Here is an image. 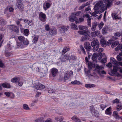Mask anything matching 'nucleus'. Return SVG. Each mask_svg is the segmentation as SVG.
Returning a JSON list of instances; mask_svg holds the SVG:
<instances>
[{
  "label": "nucleus",
  "instance_id": "nucleus-5",
  "mask_svg": "<svg viewBox=\"0 0 122 122\" xmlns=\"http://www.w3.org/2000/svg\"><path fill=\"white\" fill-rule=\"evenodd\" d=\"M9 28L10 30L16 33H18L19 31V28L17 26L15 25H10L9 26Z\"/></svg>",
  "mask_w": 122,
  "mask_h": 122
},
{
  "label": "nucleus",
  "instance_id": "nucleus-16",
  "mask_svg": "<svg viewBox=\"0 0 122 122\" xmlns=\"http://www.w3.org/2000/svg\"><path fill=\"white\" fill-rule=\"evenodd\" d=\"M36 87L38 89L41 90L44 89L45 88L44 85L40 83H38L36 86Z\"/></svg>",
  "mask_w": 122,
  "mask_h": 122
},
{
  "label": "nucleus",
  "instance_id": "nucleus-60",
  "mask_svg": "<svg viewBox=\"0 0 122 122\" xmlns=\"http://www.w3.org/2000/svg\"><path fill=\"white\" fill-rule=\"evenodd\" d=\"M15 23L17 25L19 26L20 27L22 26V25L21 24H20V22L18 20L16 21Z\"/></svg>",
  "mask_w": 122,
  "mask_h": 122
},
{
  "label": "nucleus",
  "instance_id": "nucleus-11",
  "mask_svg": "<svg viewBox=\"0 0 122 122\" xmlns=\"http://www.w3.org/2000/svg\"><path fill=\"white\" fill-rule=\"evenodd\" d=\"M51 5V4L49 3L46 2L45 3L43 4V9L45 10L46 11L50 7Z\"/></svg>",
  "mask_w": 122,
  "mask_h": 122
},
{
  "label": "nucleus",
  "instance_id": "nucleus-14",
  "mask_svg": "<svg viewBox=\"0 0 122 122\" xmlns=\"http://www.w3.org/2000/svg\"><path fill=\"white\" fill-rule=\"evenodd\" d=\"M112 108L111 107L107 108L105 111V113L108 115H111L112 113Z\"/></svg>",
  "mask_w": 122,
  "mask_h": 122
},
{
  "label": "nucleus",
  "instance_id": "nucleus-44",
  "mask_svg": "<svg viewBox=\"0 0 122 122\" xmlns=\"http://www.w3.org/2000/svg\"><path fill=\"white\" fill-rule=\"evenodd\" d=\"M91 18L90 17L89 18L87 19V25L89 27H91Z\"/></svg>",
  "mask_w": 122,
  "mask_h": 122
},
{
  "label": "nucleus",
  "instance_id": "nucleus-27",
  "mask_svg": "<svg viewBox=\"0 0 122 122\" xmlns=\"http://www.w3.org/2000/svg\"><path fill=\"white\" fill-rule=\"evenodd\" d=\"M99 34V31L98 30L95 32H92L91 33V35L92 36H96L98 35Z\"/></svg>",
  "mask_w": 122,
  "mask_h": 122
},
{
  "label": "nucleus",
  "instance_id": "nucleus-57",
  "mask_svg": "<svg viewBox=\"0 0 122 122\" xmlns=\"http://www.w3.org/2000/svg\"><path fill=\"white\" fill-rule=\"evenodd\" d=\"M101 108L102 110L104 109V108L106 107V106L104 104H102L100 105Z\"/></svg>",
  "mask_w": 122,
  "mask_h": 122
},
{
  "label": "nucleus",
  "instance_id": "nucleus-9",
  "mask_svg": "<svg viewBox=\"0 0 122 122\" xmlns=\"http://www.w3.org/2000/svg\"><path fill=\"white\" fill-rule=\"evenodd\" d=\"M94 67L95 68V70L97 71L98 73L99 74H101V70H102L103 67L100 66L98 64H96L94 65Z\"/></svg>",
  "mask_w": 122,
  "mask_h": 122
},
{
  "label": "nucleus",
  "instance_id": "nucleus-18",
  "mask_svg": "<svg viewBox=\"0 0 122 122\" xmlns=\"http://www.w3.org/2000/svg\"><path fill=\"white\" fill-rule=\"evenodd\" d=\"M39 37L37 36L34 35L32 37V40L34 43H36L38 41Z\"/></svg>",
  "mask_w": 122,
  "mask_h": 122
},
{
  "label": "nucleus",
  "instance_id": "nucleus-62",
  "mask_svg": "<svg viewBox=\"0 0 122 122\" xmlns=\"http://www.w3.org/2000/svg\"><path fill=\"white\" fill-rule=\"evenodd\" d=\"M103 51V48H99L98 50L97 51L99 52V53H101V52H102Z\"/></svg>",
  "mask_w": 122,
  "mask_h": 122
},
{
  "label": "nucleus",
  "instance_id": "nucleus-1",
  "mask_svg": "<svg viewBox=\"0 0 122 122\" xmlns=\"http://www.w3.org/2000/svg\"><path fill=\"white\" fill-rule=\"evenodd\" d=\"M91 45L93 47L92 50L94 51H97L99 47V43L96 39H94L92 42Z\"/></svg>",
  "mask_w": 122,
  "mask_h": 122
},
{
  "label": "nucleus",
  "instance_id": "nucleus-50",
  "mask_svg": "<svg viewBox=\"0 0 122 122\" xmlns=\"http://www.w3.org/2000/svg\"><path fill=\"white\" fill-rule=\"evenodd\" d=\"M81 13V11H79L76 12V13H72V14H73L74 16H76V17L77 16H78Z\"/></svg>",
  "mask_w": 122,
  "mask_h": 122
},
{
  "label": "nucleus",
  "instance_id": "nucleus-26",
  "mask_svg": "<svg viewBox=\"0 0 122 122\" xmlns=\"http://www.w3.org/2000/svg\"><path fill=\"white\" fill-rule=\"evenodd\" d=\"M121 41L122 42V38H121ZM119 50L122 51V44H120L115 48V51H117Z\"/></svg>",
  "mask_w": 122,
  "mask_h": 122
},
{
  "label": "nucleus",
  "instance_id": "nucleus-59",
  "mask_svg": "<svg viewBox=\"0 0 122 122\" xmlns=\"http://www.w3.org/2000/svg\"><path fill=\"white\" fill-rule=\"evenodd\" d=\"M114 117H115L116 119H119L120 118V119L121 120V121L122 122V116L121 117H120L119 116L118 114Z\"/></svg>",
  "mask_w": 122,
  "mask_h": 122
},
{
  "label": "nucleus",
  "instance_id": "nucleus-49",
  "mask_svg": "<svg viewBox=\"0 0 122 122\" xmlns=\"http://www.w3.org/2000/svg\"><path fill=\"white\" fill-rule=\"evenodd\" d=\"M23 41V44L25 45H27L29 44V41L26 38Z\"/></svg>",
  "mask_w": 122,
  "mask_h": 122
},
{
  "label": "nucleus",
  "instance_id": "nucleus-56",
  "mask_svg": "<svg viewBox=\"0 0 122 122\" xmlns=\"http://www.w3.org/2000/svg\"><path fill=\"white\" fill-rule=\"evenodd\" d=\"M7 49L8 50H10L12 49L11 46L9 44H7Z\"/></svg>",
  "mask_w": 122,
  "mask_h": 122
},
{
  "label": "nucleus",
  "instance_id": "nucleus-28",
  "mask_svg": "<svg viewBox=\"0 0 122 122\" xmlns=\"http://www.w3.org/2000/svg\"><path fill=\"white\" fill-rule=\"evenodd\" d=\"M8 10L10 12H13L14 10V9L13 8L11 7H9L8 8H6L5 10L4 13H7V12L8 11Z\"/></svg>",
  "mask_w": 122,
  "mask_h": 122
},
{
  "label": "nucleus",
  "instance_id": "nucleus-31",
  "mask_svg": "<svg viewBox=\"0 0 122 122\" xmlns=\"http://www.w3.org/2000/svg\"><path fill=\"white\" fill-rule=\"evenodd\" d=\"M85 86L87 88H91L92 87H95V85L93 84H87L85 85Z\"/></svg>",
  "mask_w": 122,
  "mask_h": 122
},
{
  "label": "nucleus",
  "instance_id": "nucleus-55",
  "mask_svg": "<svg viewBox=\"0 0 122 122\" xmlns=\"http://www.w3.org/2000/svg\"><path fill=\"white\" fill-rule=\"evenodd\" d=\"M107 61V59L106 58H104L102 59L101 61V62L102 63H105Z\"/></svg>",
  "mask_w": 122,
  "mask_h": 122
},
{
  "label": "nucleus",
  "instance_id": "nucleus-52",
  "mask_svg": "<svg viewBox=\"0 0 122 122\" xmlns=\"http://www.w3.org/2000/svg\"><path fill=\"white\" fill-rule=\"evenodd\" d=\"M112 102L113 104L116 103L118 104L119 102V100L118 99L116 98Z\"/></svg>",
  "mask_w": 122,
  "mask_h": 122
},
{
  "label": "nucleus",
  "instance_id": "nucleus-20",
  "mask_svg": "<svg viewBox=\"0 0 122 122\" xmlns=\"http://www.w3.org/2000/svg\"><path fill=\"white\" fill-rule=\"evenodd\" d=\"M89 35H85L82 36L81 39V41H84L87 40L89 38Z\"/></svg>",
  "mask_w": 122,
  "mask_h": 122
},
{
  "label": "nucleus",
  "instance_id": "nucleus-10",
  "mask_svg": "<svg viewBox=\"0 0 122 122\" xmlns=\"http://www.w3.org/2000/svg\"><path fill=\"white\" fill-rule=\"evenodd\" d=\"M69 28L68 26H62L60 29V32L61 33H64L65 32L67 31Z\"/></svg>",
  "mask_w": 122,
  "mask_h": 122
},
{
  "label": "nucleus",
  "instance_id": "nucleus-53",
  "mask_svg": "<svg viewBox=\"0 0 122 122\" xmlns=\"http://www.w3.org/2000/svg\"><path fill=\"white\" fill-rule=\"evenodd\" d=\"M77 57L76 56L74 55H71L70 57V59L72 60H75L76 59Z\"/></svg>",
  "mask_w": 122,
  "mask_h": 122
},
{
  "label": "nucleus",
  "instance_id": "nucleus-64",
  "mask_svg": "<svg viewBox=\"0 0 122 122\" xmlns=\"http://www.w3.org/2000/svg\"><path fill=\"white\" fill-rule=\"evenodd\" d=\"M5 94L6 95V96L8 97H9L10 96V93L8 92H6L5 93Z\"/></svg>",
  "mask_w": 122,
  "mask_h": 122
},
{
  "label": "nucleus",
  "instance_id": "nucleus-6",
  "mask_svg": "<svg viewBox=\"0 0 122 122\" xmlns=\"http://www.w3.org/2000/svg\"><path fill=\"white\" fill-rule=\"evenodd\" d=\"M58 72V70L55 68H52L51 70V74L53 77H55Z\"/></svg>",
  "mask_w": 122,
  "mask_h": 122
},
{
  "label": "nucleus",
  "instance_id": "nucleus-34",
  "mask_svg": "<svg viewBox=\"0 0 122 122\" xmlns=\"http://www.w3.org/2000/svg\"><path fill=\"white\" fill-rule=\"evenodd\" d=\"M24 34L26 36H27L29 34V30L27 29H23Z\"/></svg>",
  "mask_w": 122,
  "mask_h": 122
},
{
  "label": "nucleus",
  "instance_id": "nucleus-13",
  "mask_svg": "<svg viewBox=\"0 0 122 122\" xmlns=\"http://www.w3.org/2000/svg\"><path fill=\"white\" fill-rule=\"evenodd\" d=\"M7 23V21L2 17H0V25L4 26Z\"/></svg>",
  "mask_w": 122,
  "mask_h": 122
},
{
  "label": "nucleus",
  "instance_id": "nucleus-4",
  "mask_svg": "<svg viewBox=\"0 0 122 122\" xmlns=\"http://www.w3.org/2000/svg\"><path fill=\"white\" fill-rule=\"evenodd\" d=\"M39 17L40 20L43 22H45L46 20V15L41 12L39 15Z\"/></svg>",
  "mask_w": 122,
  "mask_h": 122
},
{
  "label": "nucleus",
  "instance_id": "nucleus-37",
  "mask_svg": "<svg viewBox=\"0 0 122 122\" xmlns=\"http://www.w3.org/2000/svg\"><path fill=\"white\" fill-rule=\"evenodd\" d=\"M71 28L74 30H77L78 29L77 25L73 23H71Z\"/></svg>",
  "mask_w": 122,
  "mask_h": 122
},
{
  "label": "nucleus",
  "instance_id": "nucleus-23",
  "mask_svg": "<svg viewBox=\"0 0 122 122\" xmlns=\"http://www.w3.org/2000/svg\"><path fill=\"white\" fill-rule=\"evenodd\" d=\"M98 23L96 22H95L92 23V26L91 28L92 30V31H94L96 29V26L97 25Z\"/></svg>",
  "mask_w": 122,
  "mask_h": 122
},
{
  "label": "nucleus",
  "instance_id": "nucleus-61",
  "mask_svg": "<svg viewBox=\"0 0 122 122\" xmlns=\"http://www.w3.org/2000/svg\"><path fill=\"white\" fill-rule=\"evenodd\" d=\"M117 60L119 61L122 60V58L119 55H118L117 56Z\"/></svg>",
  "mask_w": 122,
  "mask_h": 122
},
{
  "label": "nucleus",
  "instance_id": "nucleus-22",
  "mask_svg": "<svg viewBox=\"0 0 122 122\" xmlns=\"http://www.w3.org/2000/svg\"><path fill=\"white\" fill-rule=\"evenodd\" d=\"M113 39H111L107 43V45H110L111 44H112L113 43L112 42L114 41V40H116L117 39V38L116 37H113Z\"/></svg>",
  "mask_w": 122,
  "mask_h": 122
},
{
  "label": "nucleus",
  "instance_id": "nucleus-46",
  "mask_svg": "<svg viewBox=\"0 0 122 122\" xmlns=\"http://www.w3.org/2000/svg\"><path fill=\"white\" fill-rule=\"evenodd\" d=\"M50 28L49 26V25L48 24L46 25H45V29L47 31L50 30Z\"/></svg>",
  "mask_w": 122,
  "mask_h": 122
},
{
  "label": "nucleus",
  "instance_id": "nucleus-43",
  "mask_svg": "<svg viewBox=\"0 0 122 122\" xmlns=\"http://www.w3.org/2000/svg\"><path fill=\"white\" fill-rule=\"evenodd\" d=\"M97 25H98V26L99 27V29L100 30V29H101L103 27V26L104 23L102 21L100 24H98V23Z\"/></svg>",
  "mask_w": 122,
  "mask_h": 122
},
{
  "label": "nucleus",
  "instance_id": "nucleus-58",
  "mask_svg": "<svg viewBox=\"0 0 122 122\" xmlns=\"http://www.w3.org/2000/svg\"><path fill=\"white\" fill-rule=\"evenodd\" d=\"M68 75H69V74L70 75V77L73 75V72L72 71H67Z\"/></svg>",
  "mask_w": 122,
  "mask_h": 122
},
{
  "label": "nucleus",
  "instance_id": "nucleus-21",
  "mask_svg": "<svg viewBox=\"0 0 122 122\" xmlns=\"http://www.w3.org/2000/svg\"><path fill=\"white\" fill-rule=\"evenodd\" d=\"M76 16H74L73 14H71V16H70L69 18V20L71 22H73L76 19Z\"/></svg>",
  "mask_w": 122,
  "mask_h": 122
},
{
  "label": "nucleus",
  "instance_id": "nucleus-29",
  "mask_svg": "<svg viewBox=\"0 0 122 122\" xmlns=\"http://www.w3.org/2000/svg\"><path fill=\"white\" fill-rule=\"evenodd\" d=\"M70 50V48L69 47H64L62 52V55L65 54L67 51H68Z\"/></svg>",
  "mask_w": 122,
  "mask_h": 122
},
{
  "label": "nucleus",
  "instance_id": "nucleus-24",
  "mask_svg": "<svg viewBox=\"0 0 122 122\" xmlns=\"http://www.w3.org/2000/svg\"><path fill=\"white\" fill-rule=\"evenodd\" d=\"M69 57V56L67 55H65L63 56L62 57L61 61L63 62L66 61L68 60Z\"/></svg>",
  "mask_w": 122,
  "mask_h": 122
},
{
  "label": "nucleus",
  "instance_id": "nucleus-39",
  "mask_svg": "<svg viewBox=\"0 0 122 122\" xmlns=\"http://www.w3.org/2000/svg\"><path fill=\"white\" fill-rule=\"evenodd\" d=\"M110 61L114 64L117 63V61L114 58L112 57H111L110 58Z\"/></svg>",
  "mask_w": 122,
  "mask_h": 122
},
{
  "label": "nucleus",
  "instance_id": "nucleus-15",
  "mask_svg": "<svg viewBox=\"0 0 122 122\" xmlns=\"http://www.w3.org/2000/svg\"><path fill=\"white\" fill-rule=\"evenodd\" d=\"M49 33L51 36H55L57 34V30L55 29H51L50 30Z\"/></svg>",
  "mask_w": 122,
  "mask_h": 122
},
{
  "label": "nucleus",
  "instance_id": "nucleus-51",
  "mask_svg": "<svg viewBox=\"0 0 122 122\" xmlns=\"http://www.w3.org/2000/svg\"><path fill=\"white\" fill-rule=\"evenodd\" d=\"M98 58L99 60H100L102 57V54L101 53H99L97 55Z\"/></svg>",
  "mask_w": 122,
  "mask_h": 122
},
{
  "label": "nucleus",
  "instance_id": "nucleus-25",
  "mask_svg": "<svg viewBox=\"0 0 122 122\" xmlns=\"http://www.w3.org/2000/svg\"><path fill=\"white\" fill-rule=\"evenodd\" d=\"M108 30V27L107 26H104L102 30V32L103 34H106Z\"/></svg>",
  "mask_w": 122,
  "mask_h": 122
},
{
  "label": "nucleus",
  "instance_id": "nucleus-42",
  "mask_svg": "<svg viewBox=\"0 0 122 122\" xmlns=\"http://www.w3.org/2000/svg\"><path fill=\"white\" fill-rule=\"evenodd\" d=\"M40 65L39 63H38V65L36 66V67H35L36 70V71L40 72V71L41 67H40L39 65Z\"/></svg>",
  "mask_w": 122,
  "mask_h": 122
},
{
  "label": "nucleus",
  "instance_id": "nucleus-40",
  "mask_svg": "<svg viewBox=\"0 0 122 122\" xmlns=\"http://www.w3.org/2000/svg\"><path fill=\"white\" fill-rule=\"evenodd\" d=\"M18 39L20 41L22 42L24 40L25 38L23 36H19L18 37Z\"/></svg>",
  "mask_w": 122,
  "mask_h": 122
},
{
  "label": "nucleus",
  "instance_id": "nucleus-8",
  "mask_svg": "<svg viewBox=\"0 0 122 122\" xmlns=\"http://www.w3.org/2000/svg\"><path fill=\"white\" fill-rule=\"evenodd\" d=\"M119 67V66L118 64L117 63L114 64L113 66V70H111V73L113 74H114L115 72L117 71Z\"/></svg>",
  "mask_w": 122,
  "mask_h": 122
},
{
  "label": "nucleus",
  "instance_id": "nucleus-54",
  "mask_svg": "<svg viewBox=\"0 0 122 122\" xmlns=\"http://www.w3.org/2000/svg\"><path fill=\"white\" fill-rule=\"evenodd\" d=\"M93 67L92 64L91 63H89L88 64V67L89 69H91Z\"/></svg>",
  "mask_w": 122,
  "mask_h": 122
},
{
  "label": "nucleus",
  "instance_id": "nucleus-45",
  "mask_svg": "<svg viewBox=\"0 0 122 122\" xmlns=\"http://www.w3.org/2000/svg\"><path fill=\"white\" fill-rule=\"evenodd\" d=\"M16 46H17V48L22 47V43L20 42H17L16 44Z\"/></svg>",
  "mask_w": 122,
  "mask_h": 122
},
{
  "label": "nucleus",
  "instance_id": "nucleus-47",
  "mask_svg": "<svg viewBox=\"0 0 122 122\" xmlns=\"http://www.w3.org/2000/svg\"><path fill=\"white\" fill-rule=\"evenodd\" d=\"M23 108L27 110H29L30 109L29 108L28 106L26 104H24L23 105Z\"/></svg>",
  "mask_w": 122,
  "mask_h": 122
},
{
  "label": "nucleus",
  "instance_id": "nucleus-36",
  "mask_svg": "<svg viewBox=\"0 0 122 122\" xmlns=\"http://www.w3.org/2000/svg\"><path fill=\"white\" fill-rule=\"evenodd\" d=\"M19 81V79L17 78H13L11 80V81L14 83L17 82Z\"/></svg>",
  "mask_w": 122,
  "mask_h": 122
},
{
  "label": "nucleus",
  "instance_id": "nucleus-41",
  "mask_svg": "<svg viewBox=\"0 0 122 122\" xmlns=\"http://www.w3.org/2000/svg\"><path fill=\"white\" fill-rule=\"evenodd\" d=\"M80 50L82 51V52L84 54H86V52L83 46L82 45H80Z\"/></svg>",
  "mask_w": 122,
  "mask_h": 122
},
{
  "label": "nucleus",
  "instance_id": "nucleus-48",
  "mask_svg": "<svg viewBox=\"0 0 122 122\" xmlns=\"http://www.w3.org/2000/svg\"><path fill=\"white\" fill-rule=\"evenodd\" d=\"M114 36H122V33H120L117 32L115 34Z\"/></svg>",
  "mask_w": 122,
  "mask_h": 122
},
{
  "label": "nucleus",
  "instance_id": "nucleus-30",
  "mask_svg": "<svg viewBox=\"0 0 122 122\" xmlns=\"http://www.w3.org/2000/svg\"><path fill=\"white\" fill-rule=\"evenodd\" d=\"M101 44L102 46H106V45H107L106 41L104 39H102L100 41Z\"/></svg>",
  "mask_w": 122,
  "mask_h": 122
},
{
  "label": "nucleus",
  "instance_id": "nucleus-33",
  "mask_svg": "<svg viewBox=\"0 0 122 122\" xmlns=\"http://www.w3.org/2000/svg\"><path fill=\"white\" fill-rule=\"evenodd\" d=\"M67 71L64 75V77L65 80H68L70 78V75H69V76L68 75Z\"/></svg>",
  "mask_w": 122,
  "mask_h": 122
},
{
  "label": "nucleus",
  "instance_id": "nucleus-3",
  "mask_svg": "<svg viewBox=\"0 0 122 122\" xmlns=\"http://www.w3.org/2000/svg\"><path fill=\"white\" fill-rule=\"evenodd\" d=\"M90 109L91 113L92 116H94L96 117H99V114L98 113L97 111L96 110L93 105L90 107Z\"/></svg>",
  "mask_w": 122,
  "mask_h": 122
},
{
  "label": "nucleus",
  "instance_id": "nucleus-38",
  "mask_svg": "<svg viewBox=\"0 0 122 122\" xmlns=\"http://www.w3.org/2000/svg\"><path fill=\"white\" fill-rule=\"evenodd\" d=\"M119 44V41H115L111 45V46L112 47H114L117 46Z\"/></svg>",
  "mask_w": 122,
  "mask_h": 122
},
{
  "label": "nucleus",
  "instance_id": "nucleus-32",
  "mask_svg": "<svg viewBox=\"0 0 122 122\" xmlns=\"http://www.w3.org/2000/svg\"><path fill=\"white\" fill-rule=\"evenodd\" d=\"M71 83L73 85H78L81 84V82L79 81L75 80L74 81H72Z\"/></svg>",
  "mask_w": 122,
  "mask_h": 122
},
{
  "label": "nucleus",
  "instance_id": "nucleus-7",
  "mask_svg": "<svg viewBox=\"0 0 122 122\" xmlns=\"http://www.w3.org/2000/svg\"><path fill=\"white\" fill-rule=\"evenodd\" d=\"M84 46L86 50L87 54H89L91 48L90 44L89 42H86L84 43Z\"/></svg>",
  "mask_w": 122,
  "mask_h": 122
},
{
  "label": "nucleus",
  "instance_id": "nucleus-17",
  "mask_svg": "<svg viewBox=\"0 0 122 122\" xmlns=\"http://www.w3.org/2000/svg\"><path fill=\"white\" fill-rule=\"evenodd\" d=\"M97 55L98 53H95L92 56V59L93 61L97 62Z\"/></svg>",
  "mask_w": 122,
  "mask_h": 122
},
{
  "label": "nucleus",
  "instance_id": "nucleus-19",
  "mask_svg": "<svg viewBox=\"0 0 122 122\" xmlns=\"http://www.w3.org/2000/svg\"><path fill=\"white\" fill-rule=\"evenodd\" d=\"M71 119L76 122H81V120L77 116H74L71 118Z\"/></svg>",
  "mask_w": 122,
  "mask_h": 122
},
{
  "label": "nucleus",
  "instance_id": "nucleus-2",
  "mask_svg": "<svg viewBox=\"0 0 122 122\" xmlns=\"http://www.w3.org/2000/svg\"><path fill=\"white\" fill-rule=\"evenodd\" d=\"M22 0H17L16 5L17 8L19 11H23L24 9V5L22 2Z\"/></svg>",
  "mask_w": 122,
  "mask_h": 122
},
{
  "label": "nucleus",
  "instance_id": "nucleus-35",
  "mask_svg": "<svg viewBox=\"0 0 122 122\" xmlns=\"http://www.w3.org/2000/svg\"><path fill=\"white\" fill-rule=\"evenodd\" d=\"M117 111H120L122 109V105L121 104H118L117 105Z\"/></svg>",
  "mask_w": 122,
  "mask_h": 122
},
{
  "label": "nucleus",
  "instance_id": "nucleus-12",
  "mask_svg": "<svg viewBox=\"0 0 122 122\" xmlns=\"http://www.w3.org/2000/svg\"><path fill=\"white\" fill-rule=\"evenodd\" d=\"M78 33L81 35H89V33H90L89 31L88 30H85L82 31H78Z\"/></svg>",
  "mask_w": 122,
  "mask_h": 122
},
{
  "label": "nucleus",
  "instance_id": "nucleus-63",
  "mask_svg": "<svg viewBox=\"0 0 122 122\" xmlns=\"http://www.w3.org/2000/svg\"><path fill=\"white\" fill-rule=\"evenodd\" d=\"M107 67H109V68H111L112 66V64L111 63L109 62L107 64Z\"/></svg>",
  "mask_w": 122,
  "mask_h": 122
}]
</instances>
